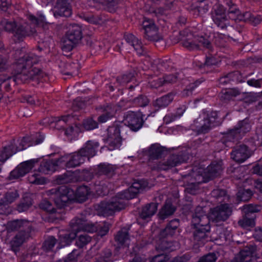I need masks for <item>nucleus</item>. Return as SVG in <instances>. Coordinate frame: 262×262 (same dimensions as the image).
<instances>
[{"label": "nucleus", "instance_id": "obj_47", "mask_svg": "<svg viewBox=\"0 0 262 262\" xmlns=\"http://www.w3.org/2000/svg\"><path fill=\"white\" fill-rule=\"evenodd\" d=\"M249 215L245 214L243 219L238 221V225L243 228L253 226L255 225V216L249 217Z\"/></svg>", "mask_w": 262, "mask_h": 262}, {"label": "nucleus", "instance_id": "obj_20", "mask_svg": "<svg viewBox=\"0 0 262 262\" xmlns=\"http://www.w3.org/2000/svg\"><path fill=\"white\" fill-rule=\"evenodd\" d=\"M198 168V167H197ZM201 169V168H199ZM202 169L201 173L204 177L206 182L209 179H213L220 175L222 171L223 168L221 163L213 162L207 167L205 169Z\"/></svg>", "mask_w": 262, "mask_h": 262}, {"label": "nucleus", "instance_id": "obj_19", "mask_svg": "<svg viewBox=\"0 0 262 262\" xmlns=\"http://www.w3.org/2000/svg\"><path fill=\"white\" fill-rule=\"evenodd\" d=\"M43 139V136L39 133H36L30 137H25L19 143V146L17 147L16 149L14 148V151H16V152L21 151L30 146L38 144L41 143Z\"/></svg>", "mask_w": 262, "mask_h": 262}, {"label": "nucleus", "instance_id": "obj_29", "mask_svg": "<svg viewBox=\"0 0 262 262\" xmlns=\"http://www.w3.org/2000/svg\"><path fill=\"white\" fill-rule=\"evenodd\" d=\"M118 167L115 165L108 163H101L98 165L96 174L98 176H105L108 178L113 177L116 173Z\"/></svg>", "mask_w": 262, "mask_h": 262}, {"label": "nucleus", "instance_id": "obj_58", "mask_svg": "<svg viewBox=\"0 0 262 262\" xmlns=\"http://www.w3.org/2000/svg\"><path fill=\"white\" fill-rule=\"evenodd\" d=\"M203 81L200 80H196L193 83H191L187 86L186 88L183 91V95L188 96L192 94V91L195 88L197 87L199 84L201 83Z\"/></svg>", "mask_w": 262, "mask_h": 262}, {"label": "nucleus", "instance_id": "obj_48", "mask_svg": "<svg viewBox=\"0 0 262 262\" xmlns=\"http://www.w3.org/2000/svg\"><path fill=\"white\" fill-rule=\"evenodd\" d=\"M28 180L30 183L35 185H41L46 183L44 178L36 173L30 174L28 177Z\"/></svg>", "mask_w": 262, "mask_h": 262}, {"label": "nucleus", "instance_id": "obj_63", "mask_svg": "<svg viewBox=\"0 0 262 262\" xmlns=\"http://www.w3.org/2000/svg\"><path fill=\"white\" fill-rule=\"evenodd\" d=\"M162 78L163 84H172L177 81L178 76L177 74H170L164 76Z\"/></svg>", "mask_w": 262, "mask_h": 262}, {"label": "nucleus", "instance_id": "obj_61", "mask_svg": "<svg viewBox=\"0 0 262 262\" xmlns=\"http://www.w3.org/2000/svg\"><path fill=\"white\" fill-rule=\"evenodd\" d=\"M239 94L238 91L234 89L226 90L221 96L223 99L229 100L232 97H235Z\"/></svg>", "mask_w": 262, "mask_h": 262}, {"label": "nucleus", "instance_id": "obj_16", "mask_svg": "<svg viewBox=\"0 0 262 262\" xmlns=\"http://www.w3.org/2000/svg\"><path fill=\"white\" fill-rule=\"evenodd\" d=\"M38 159H31L21 163L10 174V179H18L28 173L38 162Z\"/></svg>", "mask_w": 262, "mask_h": 262}, {"label": "nucleus", "instance_id": "obj_3", "mask_svg": "<svg viewBox=\"0 0 262 262\" xmlns=\"http://www.w3.org/2000/svg\"><path fill=\"white\" fill-rule=\"evenodd\" d=\"M70 226L72 231L69 234H66L61 240L64 246L69 245L75 238L77 232L80 231L93 232L96 230V227L90 224L85 216L83 214L73 219L70 222Z\"/></svg>", "mask_w": 262, "mask_h": 262}, {"label": "nucleus", "instance_id": "obj_44", "mask_svg": "<svg viewBox=\"0 0 262 262\" xmlns=\"http://www.w3.org/2000/svg\"><path fill=\"white\" fill-rule=\"evenodd\" d=\"M261 206L257 204H249L245 205L243 207V212L244 214L249 215L250 213H254L260 211Z\"/></svg>", "mask_w": 262, "mask_h": 262}, {"label": "nucleus", "instance_id": "obj_62", "mask_svg": "<svg viewBox=\"0 0 262 262\" xmlns=\"http://www.w3.org/2000/svg\"><path fill=\"white\" fill-rule=\"evenodd\" d=\"M82 18L87 22L95 25L99 24L100 21L101 20V18L99 15H84Z\"/></svg>", "mask_w": 262, "mask_h": 262}, {"label": "nucleus", "instance_id": "obj_59", "mask_svg": "<svg viewBox=\"0 0 262 262\" xmlns=\"http://www.w3.org/2000/svg\"><path fill=\"white\" fill-rule=\"evenodd\" d=\"M85 7L88 9L99 10L102 9L100 1H86Z\"/></svg>", "mask_w": 262, "mask_h": 262}, {"label": "nucleus", "instance_id": "obj_41", "mask_svg": "<svg viewBox=\"0 0 262 262\" xmlns=\"http://www.w3.org/2000/svg\"><path fill=\"white\" fill-rule=\"evenodd\" d=\"M104 112L105 113L100 115L98 118V121L100 123L106 122L108 120L112 118L115 113V110L111 105L106 106L104 108Z\"/></svg>", "mask_w": 262, "mask_h": 262}, {"label": "nucleus", "instance_id": "obj_42", "mask_svg": "<svg viewBox=\"0 0 262 262\" xmlns=\"http://www.w3.org/2000/svg\"><path fill=\"white\" fill-rule=\"evenodd\" d=\"M30 226L31 225L29 222L24 220L14 221L10 224V227L12 230H19V231L23 229L29 230Z\"/></svg>", "mask_w": 262, "mask_h": 262}, {"label": "nucleus", "instance_id": "obj_25", "mask_svg": "<svg viewBox=\"0 0 262 262\" xmlns=\"http://www.w3.org/2000/svg\"><path fill=\"white\" fill-rule=\"evenodd\" d=\"M144 151L148 156L149 160L162 158L167 152L166 149L159 144H152L148 150Z\"/></svg>", "mask_w": 262, "mask_h": 262}, {"label": "nucleus", "instance_id": "obj_14", "mask_svg": "<svg viewBox=\"0 0 262 262\" xmlns=\"http://www.w3.org/2000/svg\"><path fill=\"white\" fill-rule=\"evenodd\" d=\"M181 43L183 46L190 51L200 50V47L210 51L212 50V45L210 40L202 36H198L194 41L192 40L190 37L184 39Z\"/></svg>", "mask_w": 262, "mask_h": 262}, {"label": "nucleus", "instance_id": "obj_13", "mask_svg": "<svg viewBox=\"0 0 262 262\" xmlns=\"http://www.w3.org/2000/svg\"><path fill=\"white\" fill-rule=\"evenodd\" d=\"M85 159L80 151L74 153L65 155L58 158V162L61 163L62 166L67 168H75L83 163Z\"/></svg>", "mask_w": 262, "mask_h": 262}, {"label": "nucleus", "instance_id": "obj_35", "mask_svg": "<svg viewBox=\"0 0 262 262\" xmlns=\"http://www.w3.org/2000/svg\"><path fill=\"white\" fill-rule=\"evenodd\" d=\"M176 207L170 202L165 203L161 209L158 215L161 220H165L168 216L173 214L176 211Z\"/></svg>", "mask_w": 262, "mask_h": 262}, {"label": "nucleus", "instance_id": "obj_5", "mask_svg": "<svg viewBox=\"0 0 262 262\" xmlns=\"http://www.w3.org/2000/svg\"><path fill=\"white\" fill-rule=\"evenodd\" d=\"M216 112H203L199 117L194 120L191 126L199 134L208 133L214 126L219 124Z\"/></svg>", "mask_w": 262, "mask_h": 262}, {"label": "nucleus", "instance_id": "obj_15", "mask_svg": "<svg viewBox=\"0 0 262 262\" xmlns=\"http://www.w3.org/2000/svg\"><path fill=\"white\" fill-rule=\"evenodd\" d=\"M143 115L134 112H127L124 117V125L128 126L130 130L136 132L140 129L143 124Z\"/></svg>", "mask_w": 262, "mask_h": 262}, {"label": "nucleus", "instance_id": "obj_30", "mask_svg": "<svg viewBox=\"0 0 262 262\" xmlns=\"http://www.w3.org/2000/svg\"><path fill=\"white\" fill-rule=\"evenodd\" d=\"M99 146V143L97 142L88 141L85 144L84 146L80 149V152L86 159L88 158L94 157L96 154V150Z\"/></svg>", "mask_w": 262, "mask_h": 262}, {"label": "nucleus", "instance_id": "obj_43", "mask_svg": "<svg viewBox=\"0 0 262 262\" xmlns=\"http://www.w3.org/2000/svg\"><path fill=\"white\" fill-rule=\"evenodd\" d=\"M211 195L216 199L219 203L224 202L226 200H228L229 199L228 196L226 194V191L223 189H214L211 191Z\"/></svg>", "mask_w": 262, "mask_h": 262}, {"label": "nucleus", "instance_id": "obj_12", "mask_svg": "<svg viewBox=\"0 0 262 262\" xmlns=\"http://www.w3.org/2000/svg\"><path fill=\"white\" fill-rule=\"evenodd\" d=\"M188 157L184 154H173L170 155L166 160L158 162L155 167V169L160 170H167L175 166L186 162Z\"/></svg>", "mask_w": 262, "mask_h": 262}, {"label": "nucleus", "instance_id": "obj_21", "mask_svg": "<svg viewBox=\"0 0 262 262\" xmlns=\"http://www.w3.org/2000/svg\"><path fill=\"white\" fill-rule=\"evenodd\" d=\"M126 42L131 47L137 54L140 56L145 55L146 50L142 45L140 40L132 34L125 35L124 36Z\"/></svg>", "mask_w": 262, "mask_h": 262}, {"label": "nucleus", "instance_id": "obj_9", "mask_svg": "<svg viewBox=\"0 0 262 262\" xmlns=\"http://www.w3.org/2000/svg\"><path fill=\"white\" fill-rule=\"evenodd\" d=\"M126 126L113 125L110 126L108 129V149L113 150L120 147L123 138V132Z\"/></svg>", "mask_w": 262, "mask_h": 262}, {"label": "nucleus", "instance_id": "obj_26", "mask_svg": "<svg viewBox=\"0 0 262 262\" xmlns=\"http://www.w3.org/2000/svg\"><path fill=\"white\" fill-rule=\"evenodd\" d=\"M32 231V226H30L29 229H21L15 235L12 241V248L15 251V248L18 247L25 242L31 236V232Z\"/></svg>", "mask_w": 262, "mask_h": 262}, {"label": "nucleus", "instance_id": "obj_40", "mask_svg": "<svg viewBox=\"0 0 262 262\" xmlns=\"http://www.w3.org/2000/svg\"><path fill=\"white\" fill-rule=\"evenodd\" d=\"M0 25L6 31L13 32L15 37V31L18 25L16 24V22L14 20L4 19L1 21Z\"/></svg>", "mask_w": 262, "mask_h": 262}, {"label": "nucleus", "instance_id": "obj_60", "mask_svg": "<svg viewBox=\"0 0 262 262\" xmlns=\"http://www.w3.org/2000/svg\"><path fill=\"white\" fill-rule=\"evenodd\" d=\"M18 197V194L16 191L8 192L5 196V202L7 204L14 202Z\"/></svg>", "mask_w": 262, "mask_h": 262}, {"label": "nucleus", "instance_id": "obj_50", "mask_svg": "<svg viewBox=\"0 0 262 262\" xmlns=\"http://www.w3.org/2000/svg\"><path fill=\"white\" fill-rule=\"evenodd\" d=\"M132 102L133 104L136 106L144 107L148 104L149 100L147 96L141 95L134 99Z\"/></svg>", "mask_w": 262, "mask_h": 262}, {"label": "nucleus", "instance_id": "obj_54", "mask_svg": "<svg viewBox=\"0 0 262 262\" xmlns=\"http://www.w3.org/2000/svg\"><path fill=\"white\" fill-rule=\"evenodd\" d=\"M101 5L102 9L113 12L117 7L118 3L117 1H102Z\"/></svg>", "mask_w": 262, "mask_h": 262}, {"label": "nucleus", "instance_id": "obj_22", "mask_svg": "<svg viewBox=\"0 0 262 262\" xmlns=\"http://www.w3.org/2000/svg\"><path fill=\"white\" fill-rule=\"evenodd\" d=\"M226 5L228 7L227 10L228 16L231 19L243 21L244 18H247L249 17V12L241 13L239 9L232 1H228Z\"/></svg>", "mask_w": 262, "mask_h": 262}, {"label": "nucleus", "instance_id": "obj_56", "mask_svg": "<svg viewBox=\"0 0 262 262\" xmlns=\"http://www.w3.org/2000/svg\"><path fill=\"white\" fill-rule=\"evenodd\" d=\"M39 207L51 213H56V210L53 207L52 204L48 200H42L39 204Z\"/></svg>", "mask_w": 262, "mask_h": 262}, {"label": "nucleus", "instance_id": "obj_57", "mask_svg": "<svg viewBox=\"0 0 262 262\" xmlns=\"http://www.w3.org/2000/svg\"><path fill=\"white\" fill-rule=\"evenodd\" d=\"M56 243V239L53 236L49 237L43 243L42 249L43 250L48 251L52 249Z\"/></svg>", "mask_w": 262, "mask_h": 262}, {"label": "nucleus", "instance_id": "obj_39", "mask_svg": "<svg viewBox=\"0 0 262 262\" xmlns=\"http://www.w3.org/2000/svg\"><path fill=\"white\" fill-rule=\"evenodd\" d=\"M16 152V151H14V146L13 145L11 144L5 147L3 150L0 151V162L3 163Z\"/></svg>", "mask_w": 262, "mask_h": 262}, {"label": "nucleus", "instance_id": "obj_28", "mask_svg": "<svg viewBox=\"0 0 262 262\" xmlns=\"http://www.w3.org/2000/svg\"><path fill=\"white\" fill-rule=\"evenodd\" d=\"M55 160H43L38 168V171L44 174H49L55 171L57 166H62L61 163Z\"/></svg>", "mask_w": 262, "mask_h": 262}, {"label": "nucleus", "instance_id": "obj_51", "mask_svg": "<svg viewBox=\"0 0 262 262\" xmlns=\"http://www.w3.org/2000/svg\"><path fill=\"white\" fill-rule=\"evenodd\" d=\"M76 44L65 36L62 39L61 48L63 52H69L72 50L74 46Z\"/></svg>", "mask_w": 262, "mask_h": 262}, {"label": "nucleus", "instance_id": "obj_10", "mask_svg": "<svg viewBox=\"0 0 262 262\" xmlns=\"http://www.w3.org/2000/svg\"><path fill=\"white\" fill-rule=\"evenodd\" d=\"M191 172L184 176V178L188 179V182L186 190L190 194H195L198 190L199 185L202 183L206 182L204 177L201 173L202 169H199L196 167L191 169Z\"/></svg>", "mask_w": 262, "mask_h": 262}, {"label": "nucleus", "instance_id": "obj_32", "mask_svg": "<svg viewBox=\"0 0 262 262\" xmlns=\"http://www.w3.org/2000/svg\"><path fill=\"white\" fill-rule=\"evenodd\" d=\"M158 204L151 203L143 207L140 213V216L141 219L145 220H148L153 215L155 214L157 210Z\"/></svg>", "mask_w": 262, "mask_h": 262}, {"label": "nucleus", "instance_id": "obj_38", "mask_svg": "<svg viewBox=\"0 0 262 262\" xmlns=\"http://www.w3.org/2000/svg\"><path fill=\"white\" fill-rule=\"evenodd\" d=\"M115 240L121 245L128 246L129 237L127 231L125 229L119 231L115 236Z\"/></svg>", "mask_w": 262, "mask_h": 262}, {"label": "nucleus", "instance_id": "obj_53", "mask_svg": "<svg viewBox=\"0 0 262 262\" xmlns=\"http://www.w3.org/2000/svg\"><path fill=\"white\" fill-rule=\"evenodd\" d=\"M97 122L92 118H89L83 120V126L87 130H90L98 127Z\"/></svg>", "mask_w": 262, "mask_h": 262}, {"label": "nucleus", "instance_id": "obj_27", "mask_svg": "<svg viewBox=\"0 0 262 262\" xmlns=\"http://www.w3.org/2000/svg\"><path fill=\"white\" fill-rule=\"evenodd\" d=\"M71 41L78 43L82 38V30L81 27L77 24H71L69 27L66 36Z\"/></svg>", "mask_w": 262, "mask_h": 262}, {"label": "nucleus", "instance_id": "obj_31", "mask_svg": "<svg viewBox=\"0 0 262 262\" xmlns=\"http://www.w3.org/2000/svg\"><path fill=\"white\" fill-rule=\"evenodd\" d=\"M179 226V220L174 219L170 221L167 225L166 227L160 232L161 237L165 238L168 236H173Z\"/></svg>", "mask_w": 262, "mask_h": 262}, {"label": "nucleus", "instance_id": "obj_55", "mask_svg": "<svg viewBox=\"0 0 262 262\" xmlns=\"http://www.w3.org/2000/svg\"><path fill=\"white\" fill-rule=\"evenodd\" d=\"M249 17L243 18V21L249 23L253 26H256L262 21V15H254L249 12Z\"/></svg>", "mask_w": 262, "mask_h": 262}, {"label": "nucleus", "instance_id": "obj_4", "mask_svg": "<svg viewBox=\"0 0 262 262\" xmlns=\"http://www.w3.org/2000/svg\"><path fill=\"white\" fill-rule=\"evenodd\" d=\"M27 18L31 24L25 23L24 25H19L15 31V38L18 41L23 40L27 36L33 35L36 33V27L43 26L44 24L47 23L45 17L41 14H37L36 16L28 14Z\"/></svg>", "mask_w": 262, "mask_h": 262}, {"label": "nucleus", "instance_id": "obj_6", "mask_svg": "<svg viewBox=\"0 0 262 262\" xmlns=\"http://www.w3.org/2000/svg\"><path fill=\"white\" fill-rule=\"evenodd\" d=\"M125 202L119 193L112 198L109 202H102L95 206L98 215L109 216L115 211H120L125 207Z\"/></svg>", "mask_w": 262, "mask_h": 262}, {"label": "nucleus", "instance_id": "obj_45", "mask_svg": "<svg viewBox=\"0 0 262 262\" xmlns=\"http://www.w3.org/2000/svg\"><path fill=\"white\" fill-rule=\"evenodd\" d=\"M172 245V243L169 242L165 239H160L156 246V249L159 251H171L173 250V249L171 248Z\"/></svg>", "mask_w": 262, "mask_h": 262}, {"label": "nucleus", "instance_id": "obj_17", "mask_svg": "<svg viewBox=\"0 0 262 262\" xmlns=\"http://www.w3.org/2000/svg\"><path fill=\"white\" fill-rule=\"evenodd\" d=\"M147 187V183L144 180L135 181L129 187L128 190L119 193L122 198L125 201V200H130L134 198L136 195L142 192Z\"/></svg>", "mask_w": 262, "mask_h": 262}, {"label": "nucleus", "instance_id": "obj_37", "mask_svg": "<svg viewBox=\"0 0 262 262\" xmlns=\"http://www.w3.org/2000/svg\"><path fill=\"white\" fill-rule=\"evenodd\" d=\"M173 96L174 95L172 93H170L159 98H158L154 102V105L155 107H158L159 108L166 107L173 100Z\"/></svg>", "mask_w": 262, "mask_h": 262}, {"label": "nucleus", "instance_id": "obj_34", "mask_svg": "<svg viewBox=\"0 0 262 262\" xmlns=\"http://www.w3.org/2000/svg\"><path fill=\"white\" fill-rule=\"evenodd\" d=\"M172 5V2H170L166 4L164 8L162 7L156 8L153 5H150L149 4H146L145 6V10L150 13H154L156 16H158L163 15L165 11L170 9Z\"/></svg>", "mask_w": 262, "mask_h": 262}, {"label": "nucleus", "instance_id": "obj_46", "mask_svg": "<svg viewBox=\"0 0 262 262\" xmlns=\"http://www.w3.org/2000/svg\"><path fill=\"white\" fill-rule=\"evenodd\" d=\"M253 194V193L251 190L242 189L238 191L237 197L241 201H247L250 199Z\"/></svg>", "mask_w": 262, "mask_h": 262}, {"label": "nucleus", "instance_id": "obj_24", "mask_svg": "<svg viewBox=\"0 0 262 262\" xmlns=\"http://www.w3.org/2000/svg\"><path fill=\"white\" fill-rule=\"evenodd\" d=\"M255 250V248L253 246L246 247L236 255L231 262H261L252 260L251 256Z\"/></svg>", "mask_w": 262, "mask_h": 262}, {"label": "nucleus", "instance_id": "obj_1", "mask_svg": "<svg viewBox=\"0 0 262 262\" xmlns=\"http://www.w3.org/2000/svg\"><path fill=\"white\" fill-rule=\"evenodd\" d=\"M227 8L219 2L213 5L211 18L214 23L220 29L221 33L236 41L241 38V32L229 25L226 12Z\"/></svg>", "mask_w": 262, "mask_h": 262}, {"label": "nucleus", "instance_id": "obj_52", "mask_svg": "<svg viewBox=\"0 0 262 262\" xmlns=\"http://www.w3.org/2000/svg\"><path fill=\"white\" fill-rule=\"evenodd\" d=\"M31 198L27 197L24 198L17 206V210L19 212H23L27 210L32 205Z\"/></svg>", "mask_w": 262, "mask_h": 262}, {"label": "nucleus", "instance_id": "obj_18", "mask_svg": "<svg viewBox=\"0 0 262 262\" xmlns=\"http://www.w3.org/2000/svg\"><path fill=\"white\" fill-rule=\"evenodd\" d=\"M251 156L248 147L245 144L237 145L234 146L231 153V158L238 163H242Z\"/></svg>", "mask_w": 262, "mask_h": 262}, {"label": "nucleus", "instance_id": "obj_11", "mask_svg": "<svg viewBox=\"0 0 262 262\" xmlns=\"http://www.w3.org/2000/svg\"><path fill=\"white\" fill-rule=\"evenodd\" d=\"M232 213V207L227 203L222 204L210 210L209 220L213 222H224L229 219Z\"/></svg>", "mask_w": 262, "mask_h": 262}, {"label": "nucleus", "instance_id": "obj_64", "mask_svg": "<svg viewBox=\"0 0 262 262\" xmlns=\"http://www.w3.org/2000/svg\"><path fill=\"white\" fill-rule=\"evenodd\" d=\"M191 258V256L188 253H185L181 256L175 257L171 262H187Z\"/></svg>", "mask_w": 262, "mask_h": 262}, {"label": "nucleus", "instance_id": "obj_33", "mask_svg": "<svg viewBox=\"0 0 262 262\" xmlns=\"http://www.w3.org/2000/svg\"><path fill=\"white\" fill-rule=\"evenodd\" d=\"M144 37L152 41H158L163 39V37L158 33V28L156 26L144 30Z\"/></svg>", "mask_w": 262, "mask_h": 262}, {"label": "nucleus", "instance_id": "obj_36", "mask_svg": "<svg viewBox=\"0 0 262 262\" xmlns=\"http://www.w3.org/2000/svg\"><path fill=\"white\" fill-rule=\"evenodd\" d=\"M90 194V189L86 186H80L75 192V198L79 202L86 201Z\"/></svg>", "mask_w": 262, "mask_h": 262}, {"label": "nucleus", "instance_id": "obj_2", "mask_svg": "<svg viewBox=\"0 0 262 262\" xmlns=\"http://www.w3.org/2000/svg\"><path fill=\"white\" fill-rule=\"evenodd\" d=\"M191 223L194 229L193 232L194 240L202 243L207 241V233L210 229L209 219L202 207L198 206L196 208L192 215Z\"/></svg>", "mask_w": 262, "mask_h": 262}, {"label": "nucleus", "instance_id": "obj_23", "mask_svg": "<svg viewBox=\"0 0 262 262\" xmlns=\"http://www.w3.org/2000/svg\"><path fill=\"white\" fill-rule=\"evenodd\" d=\"M55 16L69 17L72 14L71 7L67 1H56L53 8Z\"/></svg>", "mask_w": 262, "mask_h": 262}, {"label": "nucleus", "instance_id": "obj_49", "mask_svg": "<svg viewBox=\"0 0 262 262\" xmlns=\"http://www.w3.org/2000/svg\"><path fill=\"white\" fill-rule=\"evenodd\" d=\"M91 241V237L86 233L80 235L76 239V245L80 248H83Z\"/></svg>", "mask_w": 262, "mask_h": 262}, {"label": "nucleus", "instance_id": "obj_7", "mask_svg": "<svg viewBox=\"0 0 262 262\" xmlns=\"http://www.w3.org/2000/svg\"><path fill=\"white\" fill-rule=\"evenodd\" d=\"M46 194L54 200L58 208H62L72 199L74 191L66 186H61L47 191Z\"/></svg>", "mask_w": 262, "mask_h": 262}, {"label": "nucleus", "instance_id": "obj_8", "mask_svg": "<svg viewBox=\"0 0 262 262\" xmlns=\"http://www.w3.org/2000/svg\"><path fill=\"white\" fill-rule=\"evenodd\" d=\"M251 127L248 120L244 119L239 121L233 128L224 133L222 142L226 144L228 142H234L241 139L247 133L251 130Z\"/></svg>", "mask_w": 262, "mask_h": 262}]
</instances>
